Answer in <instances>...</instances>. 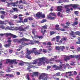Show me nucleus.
Returning <instances> with one entry per match:
<instances>
[{"mask_svg": "<svg viewBox=\"0 0 80 80\" xmlns=\"http://www.w3.org/2000/svg\"><path fill=\"white\" fill-rule=\"evenodd\" d=\"M46 58L45 57H43L42 58H40L38 60L37 65L38 66H40L42 65V64L45 65V63L43 62L45 60Z\"/></svg>", "mask_w": 80, "mask_h": 80, "instance_id": "obj_1", "label": "nucleus"}, {"mask_svg": "<svg viewBox=\"0 0 80 80\" xmlns=\"http://www.w3.org/2000/svg\"><path fill=\"white\" fill-rule=\"evenodd\" d=\"M28 41H29V40L24 38L20 39L19 40L17 39L13 40L14 42H17L18 43H22V42H28Z\"/></svg>", "mask_w": 80, "mask_h": 80, "instance_id": "obj_2", "label": "nucleus"}, {"mask_svg": "<svg viewBox=\"0 0 80 80\" xmlns=\"http://www.w3.org/2000/svg\"><path fill=\"white\" fill-rule=\"evenodd\" d=\"M9 24L10 25V27L8 26L6 27V29H8V30H16L17 28L15 27H12L11 25H14V24L12 23L11 22H9Z\"/></svg>", "mask_w": 80, "mask_h": 80, "instance_id": "obj_3", "label": "nucleus"}, {"mask_svg": "<svg viewBox=\"0 0 80 80\" xmlns=\"http://www.w3.org/2000/svg\"><path fill=\"white\" fill-rule=\"evenodd\" d=\"M47 74L45 73H42L41 74L39 77V79L40 80H47V76H46Z\"/></svg>", "mask_w": 80, "mask_h": 80, "instance_id": "obj_4", "label": "nucleus"}, {"mask_svg": "<svg viewBox=\"0 0 80 80\" xmlns=\"http://www.w3.org/2000/svg\"><path fill=\"white\" fill-rule=\"evenodd\" d=\"M16 28V30L18 29V30H19V31H21V32H25L27 29L29 28V26H28L24 28H23V27H22V26H20L18 28Z\"/></svg>", "mask_w": 80, "mask_h": 80, "instance_id": "obj_5", "label": "nucleus"}, {"mask_svg": "<svg viewBox=\"0 0 80 80\" xmlns=\"http://www.w3.org/2000/svg\"><path fill=\"white\" fill-rule=\"evenodd\" d=\"M52 16L56 17V15L54 13H50L47 16V17L49 20H54L55 18V17H52Z\"/></svg>", "mask_w": 80, "mask_h": 80, "instance_id": "obj_6", "label": "nucleus"}, {"mask_svg": "<svg viewBox=\"0 0 80 80\" xmlns=\"http://www.w3.org/2000/svg\"><path fill=\"white\" fill-rule=\"evenodd\" d=\"M60 64H59V67L58 68V69L59 70H62L63 68H64L65 69L66 68V66L65 64H63L62 62H60Z\"/></svg>", "mask_w": 80, "mask_h": 80, "instance_id": "obj_7", "label": "nucleus"}, {"mask_svg": "<svg viewBox=\"0 0 80 80\" xmlns=\"http://www.w3.org/2000/svg\"><path fill=\"white\" fill-rule=\"evenodd\" d=\"M31 52L32 53H34L35 55H39L40 54V52H38L37 50V48H34L32 49V51H31Z\"/></svg>", "mask_w": 80, "mask_h": 80, "instance_id": "obj_8", "label": "nucleus"}, {"mask_svg": "<svg viewBox=\"0 0 80 80\" xmlns=\"http://www.w3.org/2000/svg\"><path fill=\"white\" fill-rule=\"evenodd\" d=\"M75 56L74 55H70L69 56H64V60L65 61H67L68 60H70V58H75Z\"/></svg>", "mask_w": 80, "mask_h": 80, "instance_id": "obj_9", "label": "nucleus"}, {"mask_svg": "<svg viewBox=\"0 0 80 80\" xmlns=\"http://www.w3.org/2000/svg\"><path fill=\"white\" fill-rule=\"evenodd\" d=\"M7 62H10L11 63H14L15 64H17V62H16V60H10V59H7L6 61Z\"/></svg>", "mask_w": 80, "mask_h": 80, "instance_id": "obj_10", "label": "nucleus"}, {"mask_svg": "<svg viewBox=\"0 0 80 80\" xmlns=\"http://www.w3.org/2000/svg\"><path fill=\"white\" fill-rule=\"evenodd\" d=\"M55 28L56 30H60L61 31H62V32H65V30L64 29L59 28V25L58 24L55 25Z\"/></svg>", "mask_w": 80, "mask_h": 80, "instance_id": "obj_11", "label": "nucleus"}, {"mask_svg": "<svg viewBox=\"0 0 80 80\" xmlns=\"http://www.w3.org/2000/svg\"><path fill=\"white\" fill-rule=\"evenodd\" d=\"M7 42L8 43V44H7L4 45V47H6V48L10 47L11 45V42H12V41H7Z\"/></svg>", "mask_w": 80, "mask_h": 80, "instance_id": "obj_12", "label": "nucleus"}, {"mask_svg": "<svg viewBox=\"0 0 80 80\" xmlns=\"http://www.w3.org/2000/svg\"><path fill=\"white\" fill-rule=\"evenodd\" d=\"M22 44L23 45V46H22V45L19 46V47L20 48H22L23 47H24V46H26V45H28V43H25V42H22Z\"/></svg>", "mask_w": 80, "mask_h": 80, "instance_id": "obj_13", "label": "nucleus"}, {"mask_svg": "<svg viewBox=\"0 0 80 80\" xmlns=\"http://www.w3.org/2000/svg\"><path fill=\"white\" fill-rule=\"evenodd\" d=\"M42 12H38L36 14V17L38 18H40L42 16Z\"/></svg>", "mask_w": 80, "mask_h": 80, "instance_id": "obj_14", "label": "nucleus"}, {"mask_svg": "<svg viewBox=\"0 0 80 80\" xmlns=\"http://www.w3.org/2000/svg\"><path fill=\"white\" fill-rule=\"evenodd\" d=\"M55 60V58H52L50 59L49 60V61L47 60V61H46V62L47 63H53V62H52V61H54Z\"/></svg>", "mask_w": 80, "mask_h": 80, "instance_id": "obj_15", "label": "nucleus"}, {"mask_svg": "<svg viewBox=\"0 0 80 80\" xmlns=\"http://www.w3.org/2000/svg\"><path fill=\"white\" fill-rule=\"evenodd\" d=\"M17 4V2H11V3H8V7L9 5H11L12 6H13V7H15Z\"/></svg>", "mask_w": 80, "mask_h": 80, "instance_id": "obj_16", "label": "nucleus"}, {"mask_svg": "<svg viewBox=\"0 0 80 80\" xmlns=\"http://www.w3.org/2000/svg\"><path fill=\"white\" fill-rule=\"evenodd\" d=\"M66 25L63 26V28H69V27H68V26H69L70 24V22H67L66 23Z\"/></svg>", "mask_w": 80, "mask_h": 80, "instance_id": "obj_17", "label": "nucleus"}, {"mask_svg": "<svg viewBox=\"0 0 80 80\" xmlns=\"http://www.w3.org/2000/svg\"><path fill=\"white\" fill-rule=\"evenodd\" d=\"M66 74L68 76H72V72H66Z\"/></svg>", "mask_w": 80, "mask_h": 80, "instance_id": "obj_18", "label": "nucleus"}, {"mask_svg": "<svg viewBox=\"0 0 80 80\" xmlns=\"http://www.w3.org/2000/svg\"><path fill=\"white\" fill-rule=\"evenodd\" d=\"M27 52L26 53V55H30L31 54V53L32 52V51H30V50H28V49H27Z\"/></svg>", "mask_w": 80, "mask_h": 80, "instance_id": "obj_19", "label": "nucleus"}, {"mask_svg": "<svg viewBox=\"0 0 80 80\" xmlns=\"http://www.w3.org/2000/svg\"><path fill=\"white\" fill-rule=\"evenodd\" d=\"M60 38V36H58L56 37V42H59Z\"/></svg>", "mask_w": 80, "mask_h": 80, "instance_id": "obj_20", "label": "nucleus"}, {"mask_svg": "<svg viewBox=\"0 0 80 80\" xmlns=\"http://www.w3.org/2000/svg\"><path fill=\"white\" fill-rule=\"evenodd\" d=\"M32 33L34 35L35 37V36H36L35 34H37V31H36V30H35V29H33L32 30Z\"/></svg>", "mask_w": 80, "mask_h": 80, "instance_id": "obj_21", "label": "nucleus"}, {"mask_svg": "<svg viewBox=\"0 0 80 80\" xmlns=\"http://www.w3.org/2000/svg\"><path fill=\"white\" fill-rule=\"evenodd\" d=\"M57 9L59 12H61L62 10V6H59L58 7Z\"/></svg>", "mask_w": 80, "mask_h": 80, "instance_id": "obj_22", "label": "nucleus"}, {"mask_svg": "<svg viewBox=\"0 0 80 80\" xmlns=\"http://www.w3.org/2000/svg\"><path fill=\"white\" fill-rule=\"evenodd\" d=\"M35 38H39V39H42L43 38V37L42 36H38V35H36V36H35Z\"/></svg>", "mask_w": 80, "mask_h": 80, "instance_id": "obj_23", "label": "nucleus"}, {"mask_svg": "<svg viewBox=\"0 0 80 80\" xmlns=\"http://www.w3.org/2000/svg\"><path fill=\"white\" fill-rule=\"evenodd\" d=\"M71 6L73 8H78L77 5L75 4L72 5H71Z\"/></svg>", "mask_w": 80, "mask_h": 80, "instance_id": "obj_24", "label": "nucleus"}, {"mask_svg": "<svg viewBox=\"0 0 80 80\" xmlns=\"http://www.w3.org/2000/svg\"><path fill=\"white\" fill-rule=\"evenodd\" d=\"M26 57L28 59H29V60H31L32 59V57L30 56H28V55H26Z\"/></svg>", "mask_w": 80, "mask_h": 80, "instance_id": "obj_25", "label": "nucleus"}, {"mask_svg": "<svg viewBox=\"0 0 80 80\" xmlns=\"http://www.w3.org/2000/svg\"><path fill=\"white\" fill-rule=\"evenodd\" d=\"M74 34H75V32H73V31H72L70 33V35H71V36H72V37H75V36L73 35H74Z\"/></svg>", "mask_w": 80, "mask_h": 80, "instance_id": "obj_26", "label": "nucleus"}, {"mask_svg": "<svg viewBox=\"0 0 80 80\" xmlns=\"http://www.w3.org/2000/svg\"><path fill=\"white\" fill-rule=\"evenodd\" d=\"M56 49L57 50H59V51H60V47H59V46H57L56 47Z\"/></svg>", "mask_w": 80, "mask_h": 80, "instance_id": "obj_27", "label": "nucleus"}, {"mask_svg": "<svg viewBox=\"0 0 80 80\" xmlns=\"http://www.w3.org/2000/svg\"><path fill=\"white\" fill-rule=\"evenodd\" d=\"M37 62H38V60H34L33 62H32V63L33 64H34V65H36V64H37Z\"/></svg>", "mask_w": 80, "mask_h": 80, "instance_id": "obj_28", "label": "nucleus"}, {"mask_svg": "<svg viewBox=\"0 0 80 80\" xmlns=\"http://www.w3.org/2000/svg\"><path fill=\"white\" fill-rule=\"evenodd\" d=\"M41 33H43V34H44V33L45 32H47V31H46V30H43V29H42L41 31Z\"/></svg>", "mask_w": 80, "mask_h": 80, "instance_id": "obj_29", "label": "nucleus"}, {"mask_svg": "<svg viewBox=\"0 0 80 80\" xmlns=\"http://www.w3.org/2000/svg\"><path fill=\"white\" fill-rule=\"evenodd\" d=\"M11 35V33H4V35H5L6 37H8L9 35Z\"/></svg>", "mask_w": 80, "mask_h": 80, "instance_id": "obj_30", "label": "nucleus"}, {"mask_svg": "<svg viewBox=\"0 0 80 80\" xmlns=\"http://www.w3.org/2000/svg\"><path fill=\"white\" fill-rule=\"evenodd\" d=\"M78 23V22H74L73 24H72V25H73V26L74 25H77Z\"/></svg>", "mask_w": 80, "mask_h": 80, "instance_id": "obj_31", "label": "nucleus"}, {"mask_svg": "<svg viewBox=\"0 0 80 80\" xmlns=\"http://www.w3.org/2000/svg\"><path fill=\"white\" fill-rule=\"evenodd\" d=\"M0 50H3V48H2V45L1 43H0Z\"/></svg>", "mask_w": 80, "mask_h": 80, "instance_id": "obj_32", "label": "nucleus"}, {"mask_svg": "<svg viewBox=\"0 0 80 80\" xmlns=\"http://www.w3.org/2000/svg\"><path fill=\"white\" fill-rule=\"evenodd\" d=\"M26 78H27L28 80H31L28 74H27V76H26Z\"/></svg>", "mask_w": 80, "mask_h": 80, "instance_id": "obj_33", "label": "nucleus"}, {"mask_svg": "<svg viewBox=\"0 0 80 80\" xmlns=\"http://www.w3.org/2000/svg\"><path fill=\"white\" fill-rule=\"evenodd\" d=\"M65 48L64 46H61L60 47V49L61 50H63L65 49Z\"/></svg>", "mask_w": 80, "mask_h": 80, "instance_id": "obj_34", "label": "nucleus"}, {"mask_svg": "<svg viewBox=\"0 0 80 80\" xmlns=\"http://www.w3.org/2000/svg\"><path fill=\"white\" fill-rule=\"evenodd\" d=\"M33 73L34 74L35 76H38V72H33Z\"/></svg>", "mask_w": 80, "mask_h": 80, "instance_id": "obj_35", "label": "nucleus"}, {"mask_svg": "<svg viewBox=\"0 0 80 80\" xmlns=\"http://www.w3.org/2000/svg\"><path fill=\"white\" fill-rule=\"evenodd\" d=\"M19 65H21V66H22V65H24V62H20L19 63Z\"/></svg>", "mask_w": 80, "mask_h": 80, "instance_id": "obj_36", "label": "nucleus"}, {"mask_svg": "<svg viewBox=\"0 0 80 80\" xmlns=\"http://www.w3.org/2000/svg\"><path fill=\"white\" fill-rule=\"evenodd\" d=\"M0 28L2 29H4L5 28V26H3V25L0 26Z\"/></svg>", "mask_w": 80, "mask_h": 80, "instance_id": "obj_37", "label": "nucleus"}, {"mask_svg": "<svg viewBox=\"0 0 80 80\" xmlns=\"http://www.w3.org/2000/svg\"><path fill=\"white\" fill-rule=\"evenodd\" d=\"M76 35H79V36H80V31H78L76 32Z\"/></svg>", "mask_w": 80, "mask_h": 80, "instance_id": "obj_38", "label": "nucleus"}, {"mask_svg": "<svg viewBox=\"0 0 80 80\" xmlns=\"http://www.w3.org/2000/svg\"><path fill=\"white\" fill-rule=\"evenodd\" d=\"M42 27L44 29H47V25H45V26H43Z\"/></svg>", "mask_w": 80, "mask_h": 80, "instance_id": "obj_39", "label": "nucleus"}, {"mask_svg": "<svg viewBox=\"0 0 80 80\" xmlns=\"http://www.w3.org/2000/svg\"><path fill=\"white\" fill-rule=\"evenodd\" d=\"M78 41L76 42V44H80V38L78 39Z\"/></svg>", "mask_w": 80, "mask_h": 80, "instance_id": "obj_40", "label": "nucleus"}, {"mask_svg": "<svg viewBox=\"0 0 80 80\" xmlns=\"http://www.w3.org/2000/svg\"><path fill=\"white\" fill-rule=\"evenodd\" d=\"M10 36H12L13 38H16L17 37V36L12 34L10 35Z\"/></svg>", "mask_w": 80, "mask_h": 80, "instance_id": "obj_41", "label": "nucleus"}, {"mask_svg": "<svg viewBox=\"0 0 80 80\" xmlns=\"http://www.w3.org/2000/svg\"><path fill=\"white\" fill-rule=\"evenodd\" d=\"M34 42L35 43H40V42L38 41L35 40Z\"/></svg>", "mask_w": 80, "mask_h": 80, "instance_id": "obj_42", "label": "nucleus"}, {"mask_svg": "<svg viewBox=\"0 0 80 80\" xmlns=\"http://www.w3.org/2000/svg\"><path fill=\"white\" fill-rule=\"evenodd\" d=\"M0 24L1 25H3V24H4V22L2 21H0Z\"/></svg>", "mask_w": 80, "mask_h": 80, "instance_id": "obj_43", "label": "nucleus"}, {"mask_svg": "<svg viewBox=\"0 0 80 80\" xmlns=\"http://www.w3.org/2000/svg\"><path fill=\"white\" fill-rule=\"evenodd\" d=\"M50 34L51 35H53L54 33H55L53 31H50Z\"/></svg>", "mask_w": 80, "mask_h": 80, "instance_id": "obj_44", "label": "nucleus"}, {"mask_svg": "<svg viewBox=\"0 0 80 80\" xmlns=\"http://www.w3.org/2000/svg\"><path fill=\"white\" fill-rule=\"evenodd\" d=\"M24 22H28V18H25L24 19Z\"/></svg>", "mask_w": 80, "mask_h": 80, "instance_id": "obj_45", "label": "nucleus"}, {"mask_svg": "<svg viewBox=\"0 0 80 80\" xmlns=\"http://www.w3.org/2000/svg\"><path fill=\"white\" fill-rule=\"evenodd\" d=\"M19 8H21V9H23V6L19 5Z\"/></svg>", "mask_w": 80, "mask_h": 80, "instance_id": "obj_46", "label": "nucleus"}, {"mask_svg": "<svg viewBox=\"0 0 80 80\" xmlns=\"http://www.w3.org/2000/svg\"><path fill=\"white\" fill-rule=\"evenodd\" d=\"M72 73H73L74 75H77V72L75 71H72Z\"/></svg>", "mask_w": 80, "mask_h": 80, "instance_id": "obj_47", "label": "nucleus"}, {"mask_svg": "<svg viewBox=\"0 0 80 80\" xmlns=\"http://www.w3.org/2000/svg\"><path fill=\"white\" fill-rule=\"evenodd\" d=\"M46 20L45 19H43L41 21V23H44V22H45Z\"/></svg>", "mask_w": 80, "mask_h": 80, "instance_id": "obj_48", "label": "nucleus"}, {"mask_svg": "<svg viewBox=\"0 0 80 80\" xmlns=\"http://www.w3.org/2000/svg\"><path fill=\"white\" fill-rule=\"evenodd\" d=\"M80 77H79V76H78L76 78V80H80Z\"/></svg>", "mask_w": 80, "mask_h": 80, "instance_id": "obj_49", "label": "nucleus"}, {"mask_svg": "<svg viewBox=\"0 0 80 80\" xmlns=\"http://www.w3.org/2000/svg\"><path fill=\"white\" fill-rule=\"evenodd\" d=\"M66 12L67 13H68V12H70V9L67 8L66 10Z\"/></svg>", "mask_w": 80, "mask_h": 80, "instance_id": "obj_50", "label": "nucleus"}, {"mask_svg": "<svg viewBox=\"0 0 80 80\" xmlns=\"http://www.w3.org/2000/svg\"><path fill=\"white\" fill-rule=\"evenodd\" d=\"M47 45H52V43H51V42H48L47 43Z\"/></svg>", "mask_w": 80, "mask_h": 80, "instance_id": "obj_51", "label": "nucleus"}, {"mask_svg": "<svg viewBox=\"0 0 80 80\" xmlns=\"http://www.w3.org/2000/svg\"><path fill=\"white\" fill-rule=\"evenodd\" d=\"M17 17H18V16H17L16 15H14L13 17V18H14L15 19L17 18Z\"/></svg>", "mask_w": 80, "mask_h": 80, "instance_id": "obj_52", "label": "nucleus"}, {"mask_svg": "<svg viewBox=\"0 0 80 80\" xmlns=\"http://www.w3.org/2000/svg\"><path fill=\"white\" fill-rule=\"evenodd\" d=\"M19 19H20V20H21L20 21H19V22H22V20H23V18H22L19 17Z\"/></svg>", "mask_w": 80, "mask_h": 80, "instance_id": "obj_53", "label": "nucleus"}, {"mask_svg": "<svg viewBox=\"0 0 80 80\" xmlns=\"http://www.w3.org/2000/svg\"><path fill=\"white\" fill-rule=\"evenodd\" d=\"M13 9L14 10V11H18V9H17L16 8H13Z\"/></svg>", "mask_w": 80, "mask_h": 80, "instance_id": "obj_54", "label": "nucleus"}, {"mask_svg": "<svg viewBox=\"0 0 80 80\" xmlns=\"http://www.w3.org/2000/svg\"><path fill=\"white\" fill-rule=\"evenodd\" d=\"M9 77H14V75L13 74H10Z\"/></svg>", "mask_w": 80, "mask_h": 80, "instance_id": "obj_55", "label": "nucleus"}, {"mask_svg": "<svg viewBox=\"0 0 80 80\" xmlns=\"http://www.w3.org/2000/svg\"><path fill=\"white\" fill-rule=\"evenodd\" d=\"M56 76H59L60 75V72H58L56 74Z\"/></svg>", "mask_w": 80, "mask_h": 80, "instance_id": "obj_56", "label": "nucleus"}, {"mask_svg": "<svg viewBox=\"0 0 80 80\" xmlns=\"http://www.w3.org/2000/svg\"><path fill=\"white\" fill-rule=\"evenodd\" d=\"M41 17L42 18H44L45 17V14H43L42 15V16Z\"/></svg>", "mask_w": 80, "mask_h": 80, "instance_id": "obj_57", "label": "nucleus"}, {"mask_svg": "<svg viewBox=\"0 0 80 80\" xmlns=\"http://www.w3.org/2000/svg\"><path fill=\"white\" fill-rule=\"evenodd\" d=\"M62 40H63V41H66V40H67V38H63Z\"/></svg>", "mask_w": 80, "mask_h": 80, "instance_id": "obj_58", "label": "nucleus"}, {"mask_svg": "<svg viewBox=\"0 0 80 80\" xmlns=\"http://www.w3.org/2000/svg\"><path fill=\"white\" fill-rule=\"evenodd\" d=\"M1 13L2 14H5V12L4 11H1Z\"/></svg>", "mask_w": 80, "mask_h": 80, "instance_id": "obj_59", "label": "nucleus"}, {"mask_svg": "<svg viewBox=\"0 0 80 80\" xmlns=\"http://www.w3.org/2000/svg\"><path fill=\"white\" fill-rule=\"evenodd\" d=\"M28 19L29 20H32V18L28 17Z\"/></svg>", "mask_w": 80, "mask_h": 80, "instance_id": "obj_60", "label": "nucleus"}, {"mask_svg": "<svg viewBox=\"0 0 80 80\" xmlns=\"http://www.w3.org/2000/svg\"><path fill=\"white\" fill-rule=\"evenodd\" d=\"M10 74H6L5 75L6 77H10Z\"/></svg>", "mask_w": 80, "mask_h": 80, "instance_id": "obj_61", "label": "nucleus"}, {"mask_svg": "<svg viewBox=\"0 0 80 80\" xmlns=\"http://www.w3.org/2000/svg\"><path fill=\"white\" fill-rule=\"evenodd\" d=\"M22 2H23V1L20 0L19 2L18 3H22Z\"/></svg>", "mask_w": 80, "mask_h": 80, "instance_id": "obj_62", "label": "nucleus"}, {"mask_svg": "<svg viewBox=\"0 0 80 80\" xmlns=\"http://www.w3.org/2000/svg\"><path fill=\"white\" fill-rule=\"evenodd\" d=\"M77 58H78V60H80V56H77Z\"/></svg>", "mask_w": 80, "mask_h": 80, "instance_id": "obj_63", "label": "nucleus"}, {"mask_svg": "<svg viewBox=\"0 0 80 80\" xmlns=\"http://www.w3.org/2000/svg\"><path fill=\"white\" fill-rule=\"evenodd\" d=\"M60 14H61L60 12H58L57 15L58 16H60Z\"/></svg>", "mask_w": 80, "mask_h": 80, "instance_id": "obj_64", "label": "nucleus"}]
</instances>
